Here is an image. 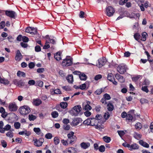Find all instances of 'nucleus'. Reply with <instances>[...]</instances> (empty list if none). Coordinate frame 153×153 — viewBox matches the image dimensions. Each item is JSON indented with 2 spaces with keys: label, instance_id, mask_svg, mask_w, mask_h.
Instances as JSON below:
<instances>
[{
  "label": "nucleus",
  "instance_id": "052dcab7",
  "mask_svg": "<svg viewBox=\"0 0 153 153\" xmlns=\"http://www.w3.org/2000/svg\"><path fill=\"white\" fill-rule=\"evenodd\" d=\"M5 26V22L4 21H2L0 23V29H3Z\"/></svg>",
  "mask_w": 153,
  "mask_h": 153
},
{
  "label": "nucleus",
  "instance_id": "bf43d9fd",
  "mask_svg": "<svg viewBox=\"0 0 153 153\" xmlns=\"http://www.w3.org/2000/svg\"><path fill=\"white\" fill-rule=\"evenodd\" d=\"M105 99L107 100H109L111 99V97L110 95L107 94H105L104 95Z\"/></svg>",
  "mask_w": 153,
  "mask_h": 153
},
{
  "label": "nucleus",
  "instance_id": "393cba45",
  "mask_svg": "<svg viewBox=\"0 0 153 153\" xmlns=\"http://www.w3.org/2000/svg\"><path fill=\"white\" fill-rule=\"evenodd\" d=\"M13 130V129L7 132L6 134V136L10 138H12L13 136V133L12 131Z\"/></svg>",
  "mask_w": 153,
  "mask_h": 153
},
{
  "label": "nucleus",
  "instance_id": "0e129e2a",
  "mask_svg": "<svg viewBox=\"0 0 153 153\" xmlns=\"http://www.w3.org/2000/svg\"><path fill=\"white\" fill-rule=\"evenodd\" d=\"M89 111H86L84 113L85 115L87 117H89L91 115V113Z\"/></svg>",
  "mask_w": 153,
  "mask_h": 153
},
{
  "label": "nucleus",
  "instance_id": "6e6d98bb",
  "mask_svg": "<svg viewBox=\"0 0 153 153\" xmlns=\"http://www.w3.org/2000/svg\"><path fill=\"white\" fill-rule=\"evenodd\" d=\"M90 122L91 121L90 120V119H88L85 120L83 122V123L85 125H90Z\"/></svg>",
  "mask_w": 153,
  "mask_h": 153
},
{
  "label": "nucleus",
  "instance_id": "39448f33",
  "mask_svg": "<svg viewBox=\"0 0 153 153\" xmlns=\"http://www.w3.org/2000/svg\"><path fill=\"white\" fill-rule=\"evenodd\" d=\"M127 69L126 66L124 64H121L117 68V71L120 74H123L126 72Z\"/></svg>",
  "mask_w": 153,
  "mask_h": 153
},
{
  "label": "nucleus",
  "instance_id": "79ce46f5",
  "mask_svg": "<svg viewBox=\"0 0 153 153\" xmlns=\"http://www.w3.org/2000/svg\"><path fill=\"white\" fill-rule=\"evenodd\" d=\"M134 137L137 139H139L141 138L142 135L137 133L135 132L134 134Z\"/></svg>",
  "mask_w": 153,
  "mask_h": 153
},
{
  "label": "nucleus",
  "instance_id": "9b49d317",
  "mask_svg": "<svg viewBox=\"0 0 153 153\" xmlns=\"http://www.w3.org/2000/svg\"><path fill=\"white\" fill-rule=\"evenodd\" d=\"M5 13L7 16L12 18H14L16 15V13L13 11L6 10Z\"/></svg>",
  "mask_w": 153,
  "mask_h": 153
},
{
  "label": "nucleus",
  "instance_id": "3c124183",
  "mask_svg": "<svg viewBox=\"0 0 153 153\" xmlns=\"http://www.w3.org/2000/svg\"><path fill=\"white\" fill-rule=\"evenodd\" d=\"M52 137V134L50 133H47L45 135V137L47 139H51Z\"/></svg>",
  "mask_w": 153,
  "mask_h": 153
},
{
  "label": "nucleus",
  "instance_id": "58836bf2",
  "mask_svg": "<svg viewBox=\"0 0 153 153\" xmlns=\"http://www.w3.org/2000/svg\"><path fill=\"white\" fill-rule=\"evenodd\" d=\"M28 117L29 120L30 121H33L36 118V116L32 114H30Z\"/></svg>",
  "mask_w": 153,
  "mask_h": 153
},
{
  "label": "nucleus",
  "instance_id": "c756f323",
  "mask_svg": "<svg viewBox=\"0 0 153 153\" xmlns=\"http://www.w3.org/2000/svg\"><path fill=\"white\" fill-rule=\"evenodd\" d=\"M46 39H48V41L49 42H50L51 43L54 44L56 43V41L55 40L53 39H52L49 38L48 35H47L45 36Z\"/></svg>",
  "mask_w": 153,
  "mask_h": 153
},
{
  "label": "nucleus",
  "instance_id": "6e6552de",
  "mask_svg": "<svg viewBox=\"0 0 153 153\" xmlns=\"http://www.w3.org/2000/svg\"><path fill=\"white\" fill-rule=\"evenodd\" d=\"M91 102L88 101H86L82 103V108L85 111H90L92 108L90 105Z\"/></svg>",
  "mask_w": 153,
  "mask_h": 153
},
{
  "label": "nucleus",
  "instance_id": "b1692460",
  "mask_svg": "<svg viewBox=\"0 0 153 153\" xmlns=\"http://www.w3.org/2000/svg\"><path fill=\"white\" fill-rule=\"evenodd\" d=\"M0 83L5 85H8L9 83V81L7 79H6L4 78H1L0 80Z\"/></svg>",
  "mask_w": 153,
  "mask_h": 153
},
{
  "label": "nucleus",
  "instance_id": "7c9ffc66",
  "mask_svg": "<svg viewBox=\"0 0 153 153\" xmlns=\"http://www.w3.org/2000/svg\"><path fill=\"white\" fill-rule=\"evenodd\" d=\"M33 131L38 135H41L42 134L41 133L40 129L39 128H33Z\"/></svg>",
  "mask_w": 153,
  "mask_h": 153
},
{
  "label": "nucleus",
  "instance_id": "4be33fe9",
  "mask_svg": "<svg viewBox=\"0 0 153 153\" xmlns=\"http://www.w3.org/2000/svg\"><path fill=\"white\" fill-rule=\"evenodd\" d=\"M32 29H33L32 28V27H27L25 31L27 33H30L31 34H36V30H34V31H31Z\"/></svg>",
  "mask_w": 153,
  "mask_h": 153
},
{
  "label": "nucleus",
  "instance_id": "a211bd4d",
  "mask_svg": "<svg viewBox=\"0 0 153 153\" xmlns=\"http://www.w3.org/2000/svg\"><path fill=\"white\" fill-rule=\"evenodd\" d=\"M90 146V144L89 143L82 142L80 144V146L82 148L86 149L89 147Z\"/></svg>",
  "mask_w": 153,
  "mask_h": 153
},
{
  "label": "nucleus",
  "instance_id": "f3484780",
  "mask_svg": "<svg viewBox=\"0 0 153 153\" xmlns=\"http://www.w3.org/2000/svg\"><path fill=\"white\" fill-rule=\"evenodd\" d=\"M13 83L15 85L19 86V87H20L21 86H22L24 85V83L23 81L22 80H18L17 79H15L13 81Z\"/></svg>",
  "mask_w": 153,
  "mask_h": 153
},
{
  "label": "nucleus",
  "instance_id": "2eb2a0df",
  "mask_svg": "<svg viewBox=\"0 0 153 153\" xmlns=\"http://www.w3.org/2000/svg\"><path fill=\"white\" fill-rule=\"evenodd\" d=\"M115 77L116 79L120 82H123L125 81V79L124 77L118 74H116L115 75Z\"/></svg>",
  "mask_w": 153,
  "mask_h": 153
},
{
  "label": "nucleus",
  "instance_id": "c03bdc74",
  "mask_svg": "<svg viewBox=\"0 0 153 153\" xmlns=\"http://www.w3.org/2000/svg\"><path fill=\"white\" fill-rule=\"evenodd\" d=\"M74 133L73 131H71L68 134V139L69 138H75V135H74Z\"/></svg>",
  "mask_w": 153,
  "mask_h": 153
},
{
  "label": "nucleus",
  "instance_id": "13d9d810",
  "mask_svg": "<svg viewBox=\"0 0 153 153\" xmlns=\"http://www.w3.org/2000/svg\"><path fill=\"white\" fill-rule=\"evenodd\" d=\"M104 118L105 119V120H105V121L106 120L108 119L110 117V114H109V113L106 112V113H105V114L104 115Z\"/></svg>",
  "mask_w": 153,
  "mask_h": 153
},
{
  "label": "nucleus",
  "instance_id": "1a4fd4ad",
  "mask_svg": "<svg viewBox=\"0 0 153 153\" xmlns=\"http://www.w3.org/2000/svg\"><path fill=\"white\" fill-rule=\"evenodd\" d=\"M107 15L108 16H111L113 15L115 12L114 8L111 6L108 7L106 9Z\"/></svg>",
  "mask_w": 153,
  "mask_h": 153
},
{
  "label": "nucleus",
  "instance_id": "37998d69",
  "mask_svg": "<svg viewBox=\"0 0 153 153\" xmlns=\"http://www.w3.org/2000/svg\"><path fill=\"white\" fill-rule=\"evenodd\" d=\"M107 108L109 111H112L113 109V106L112 104L109 103L107 105Z\"/></svg>",
  "mask_w": 153,
  "mask_h": 153
},
{
  "label": "nucleus",
  "instance_id": "20e7f679",
  "mask_svg": "<svg viewBox=\"0 0 153 153\" xmlns=\"http://www.w3.org/2000/svg\"><path fill=\"white\" fill-rule=\"evenodd\" d=\"M72 64V59L68 56H67L65 59H63L62 63V65L63 66H68L71 65Z\"/></svg>",
  "mask_w": 153,
  "mask_h": 153
},
{
  "label": "nucleus",
  "instance_id": "a878e982",
  "mask_svg": "<svg viewBox=\"0 0 153 153\" xmlns=\"http://www.w3.org/2000/svg\"><path fill=\"white\" fill-rule=\"evenodd\" d=\"M135 129L137 130H140L142 128V125L139 122H138L135 125Z\"/></svg>",
  "mask_w": 153,
  "mask_h": 153
},
{
  "label": "nucleus",
  "instance_id": "c9c22d12",
  "mask_svg": "<svg viewBox=\"0 0 153 153\" xmlns=\"http://www.w3.org/2000/svg\"><path fill=\"white\" fill-rule=\"evenodd\" d=\"M60 107L63 108H66L68 106V103L66 102H62L60 104Z\"/></svg>",
  "mask_w": 153,
  "mask_h": 153
},
{
  "label": "nucleus",
  "instance_id": "680f3d73",
  "mask_svg": "<svg viewBox=\"0 0 153 153\" xmlns=\"http://www.w3.org/2000/svg\"><path fill=\"white\" fill-rule=\"evenodd\" d=\"M35 51L36 52H39L41 50L40 47L39 45H36L35 46Z\"/></svg>",
  "mask_w": 153,
  "mask_h": 153
},
{
  "label": "nucleus",
  "instance_id": "2f4dec72",
  "mask_svg": "<svg viewBox=\"0 0 153 153\" xmlns=\"http://www.w3.org/2000/svg\"><path fill=\"white\" fill-rule=\"evenodd\" d=\"M17 76L20 77H25V74L23 72L18 71L17 74Z\"/></svg>",
  "mask_w": 153,
  "mask_h": 153
},
{
  "label": "nucleus",
  "instance_id": "864d4df0",
  "mask_svg": "<svg viewBox=\"0 0 153 153\" xmlns=\"http://www.w3.org/2000/svg\"><path fill=\"white\" fill-rule=\"evenodd\" d=\"M70 126L67 124H64L63 126V128L64 129L66 130H68L70 128Z\"/></svg>",
  "mask_w": 153,
  "mask_h": 153
},
{
  "label": "nucleus",
  "instance_id": "f03ea898",
  "mask_svg": "<svg viewBox=\"0 0 153 153\" xmlns=\"http://www.w3.org/2000/svg\"><path fill=\"white\" fill-rule=\"evenodd\" d=\"M81 110V107L80 105H76L74 107L69 111L70 114L72 116H77Z\"/></svg>",
  "mask_w": 153,
  "mask_h": 153
},
{
  "label": "nucleus",
  "instance_id": "5fc2aeb1",
  "mask_svg": "<svg viewBox=\"0 0 153 153\" xmlns=\"http://www.w3.org/2000/svg\"><path fill=\"white\" fill-rule=\"evenodd\" d=\"M140 102L142 104L147 103H148V101L147 100L143 98L141 99L140 100Z\"/></svg>",
  "mask_w": 153,
  "mask_h": 153
},
{
  "label": "nucleus",
  "instance_id": "9d476101",
  "mask_svg": "<svg viewBox=\"0 0 153 153\" xmlns=\"http://www.w3.org/2000/svg\"><path fill=\"white\" fill-rule=\"evenodd\" d=\"M18 107L14 102L10 103L8 106L9 110L10 111H14L17 109Z\"/></svg>",
  "mask_w": 153,
  "mask_h": 153
},
{
  "label": "nucleus",
  "instance_id": "c85d7f7f",
  "mask_svg": "<svg viewBox=\"0 0 153 153\" xmlns=\"http://www.w3.org/2000/svg\"><path fill=\"white\" fill-rule=\"evenodd\" d=\"M139 143L143 146L148 148L149 146V145L146 143L143 142L142 140H140L139 141Z\"/></svg>",
  "mask_w": 153,
  "mask_h": 153
},
{
  "label": "nucleus",
  "instance_id": "423d86ee",
  "mask_svg": "<svg viewBox=\"0 0 153 153\" xmlns=\"http://www.w3.org/2000/svg\"><path fill=\"white\" fill-rule=\"evenodd\" d=\"M34 145L36 146L39 147L41 146L43 142L44 139L43 138H40L39 139L34 138L33 140Z\"/></svg>",
  "mask_w": 153,
  "mask_h": 153
},
{
  "label": "nucleus",
  "instance_id": "7ed1b4c3",
  "mask_svg": "<svg viewBox=\"0 0 153 153\" xmlns=\"http://www.w3.org/2000/svg\"><path fill=\"white\" fill-rule=\"evenodd\" d=\"M19 111L21 114L25 115L29 114L30 111V110L28 106L24 105L19 108Z\"/></svg>",
  "mask_w": 153,
  "mask_h": 153
},
{
  "label": "nucleus",
  "instance_id": "69168bd1",
  "mask_svg": "<svg viewBox=\"0 0 153 153\" xmlns=\"http://www.w3.org/2000/svg\"><path fill=\"white\" fill-rule=\"evenodd\" d=\"M117 132L120 137H122L125 134V132L123 131H118Z\"/></svg>",
  "mask_w": 153,
  "mask_h": 153
},
{
  "label": "nucleus",
  "instance_id": "603ef678",
  "mask_svg": "<svg viewBox=\"0 0 153 153\" xmlns=\"http://www.w3.org/2000/svg\"><path fill=\"white\" fill-rule=\"evenodd\" d=\"M1 143L2 146L4 148H5L7 146V143L4 140H2L1 141Z\"/></svg>",
  "mask_w": 153,
  "mask_h": 153
},
{
  "label": "nucleus",
  "instance_id": "f257e3e1",
  "mask_svg": "<svg viewBox=\"0 0 153 153\" xmlns=\"http://www.w3.org/2000/svg\"><path fill=\"white\" fill-rule=\"evenodd\" d=\"M96 120H97L98 124L96 125V129L101 131L103 128L102 124L105 122V120L102 117L101 115H96Z\"/></svg>",
  "mask_w": 153,
  "mask_h": 153
},
{
  "label": "nucleus",
  "instance_id": "774afa93",
  "mask_svg": "<svg viewBox=\"0 0 153 153\" xmlns=\"http://www.w3.org/2000/svg\"><path fill=\"white\" fill-rule=\"evenodd\" d=\"M140 76L133 77L132 78V80L134 82H136L140 78Z\"/></svg>",
  "mask_w": 153,
  "mask_h": 153
},
{
  "label": "nucleus",
  "instance_id": "72a5a7b5",
  "mask_svg": "<svg viewBox=\"0 0 153 153\" xmlns=\"http://www.w3.org/2000/svg\"><path fill=\"white\" fill-rule=\"evenodd\" d=\"M11 129V126L7 124L5 126L4 128V131L3 132H2V133H4L5 132V131H8L10 130Z\"/></svg>",
  "mask_w": 153,
  "mask_h": 153
},
{
  "label": "nucleus",
  "instance_id": "aec40b11",
  "mask_svg": "<svg viewBox=\"0 0 153 153\" xmlns=\"http://www.w3.org/2000/svg\"><path fill=\"white\" fill-rule=\"evenodd\" d=\"M129 149L130 150L133 149H137L139 148L138 146L136 143H134L131 145L129 144Z\"/></svg>",
  "mask_w": 153,
  "mask_h": 153
},
{
  "label": "nucleus",
  "instance_id": "412c9836",
  "mask_svg": "<svg viewBox=\"0 0 153 153\" xmlns=\"http://www.w3.org/2000/svg\"><path fill=\"white\" fill-rule=\"evenodd\" d=\"M61 53L60 52H58L54 54V57L55 59L57 61H59L61 59Z\"/></svg>",
  "mask_w": 153,
  "mask_h": 153
},
{
  "label": "nucleus",
  "instance_id": "473e14b6",
  "mask_svg": "<svg viewBox=\"0 0 153 153\" xmlns=\"http://www.w3.org/2000/svg\"><path fill=\"white\" fill-rule=\"evenodd\" d=\"M147 36V33L146 32H143L142 34V37L141 40L143 41H145L146 39V37Z\"/></svg>",
  "mask_w": 153,
  "mask_h": 153
},
{
  "label": "nucleus",
  "instance_id": "e2e57ef3",
  "mask_svg": "<svg viewBox=\"0 0 153 153\" xmlns=\"http://www.w3.org/2000/svg\"><path fill=\"white\" fill-rule=\"evenodd\" d=\"M35 81L33 80H30L28 82V84L30 85H33L35 84Z\"/></svg>",
  "mask_w": 153,
  "mask_h": 153
},
{
  "label": "nucleus",
  "instance_id": "ddd939ff",
  "mask_svg": "<svg viewBox=\"0 0 153 153\" xmlns=\"http://www.w3.org/2000/svg\"><path fill=\"white\" fill-rule=\"evenodd\" d=\"M76 152L75 148L73 147L68 148L64 151V153H75Z\"/></svg>",
  "mask_w": 153,
  "mask_h": 153
},
{
  "label": "nucleus",
  "instance_id": "8fccbe9b",
  "mask_svg": "<svg viewBox=\"0 0 153 153\" xmlns=\"http://www.w3.org/2000/svg\"><path fill=\"white\" fill-rule=\"evenodd\" d=\"M51 115L53 118L57 117L58 116V113L57 111H54L52 112Z\"/></svg>",
  "mask_w": 153,
  "mask_h": 153
},
{
  "label": "nucleus",
  "instance_id": "cd10ccee",
  "mask_svg": "<svg viewBox=\"0 0 153 153\" xmlns=\"http://www.w3.org/2000/svg\"><path fill=\"white\" fill-rule=\"evenodd\" d=\"M79 77L81 80L85 81L87 79V76L83 73H81L79 75Z\"/></svg>",
  "mask_w": 153,
  "mask_h": 153
},
{
  "label": "nucleus",
  "instance_id": "a18cd8bd",
  "mask_svg": "<svg viewBox=\"0 0 153 153\" xmlns=\"http://www.w3.org/2000/svg\"><path fill=\"white\" fill-rule=\"evenodd\" d=\"M90 125L92 126H95V123H96V119L95 118H91L90 119Z\"/></svg>",
  "mask_w": 153,
  "mask_h": 153
},
{
  "label": "nucleus",
  "instance_id": "dca6fc26",
  "mask_svg": "<svg viewBox=\"0 0 153 153\" xmlns=\"http://www.w3.org/2000/svg\"><path fill=\"white\" fill-rule=\"evenodd\" d=\"M22 58V56L19 50H17L15 56V59L16 61H20Z\"/></svg>",
  "mask_w": 153,
  "mask_h": 153
},
{
  "label": "nucleus",
  "instance_id": "6ab92c4d",
  "mask_svg": "<svg viewBox=\"0 0 153 153\" xmlns=\"http://www.w3.org/2000/svg\"><path fill=\"white\" fill-rule=\"evenodd\" d=\"M134 110H132L128 112V114H127L126 119L128 120H131L133 118L132 115L131 114L133 113Z\"/></svg>",
  "mask_w": 153,
  "mask_h": 153
},
{
  "label": "nucleus",
  "instance_id": "f704fd0d",
  "mask_svg": "<svg viewBox=\"0 0 153 153\" xmlns=\"http://www.w3.org/2000/svg\"><path fill=\"white\" fill-rule=\"evenodd\" d=\"M68 82L70 83H72L73 81V77L72 75H69L67 78Z\"/></svg>",
  "mask_w": 153,
  "mask_h": 153
},
{
  "label": "nucleus",
  "instance_id": "f8f14e48",
  "mask_svg": "<svg viewBox=\"0 0 153 153\" xmlns=\"http://www.w3.org/2000/svg\"><path fill=\"white\" fill-rule=\"evenodd\" d=\"M89 86V82L87 81L85 83L79 86V88L81 90H84L86 88L88 89Z\"/></svg>",
  "mask_w": 153,
  "mask_h": 153
},
{
  "label": "nucleus",
  "instance_id": "338daca9",
  "mask_svg": "<svg viewBox=\"0 0 153 153\" xmlns=\"http://www.w3.org/2000/svg\"><path fill=\"white\" fill-rule=\"evenodd\" d=\"M142 90L146 93H148L149 92V90L147 87L146 86H143L142 88Z\"/></svg>",
  "mask_w": 153,
  "mask_h": 153
},
{
  "label": "nucleus",
  "instance_id": "bb28decb",
  "mask_svg": "<svg viewBox=\"0 0 153 153\" xmlns=\"http://www.w3.org/2000/svg\"><path fill=\"white\" fill-rule=\"evenodd\" d=\"M15 115V114L13 113H11L8 114H7V113L5 112L3 113H2L1 116L3 118H5L7 116H8V115H9L10 116H14Z\"/></svg>",
  "mask_w": 153,
  "mask_h": 153
},
{
  "label": "nucleus",
  "instance_id": "de8ad7c7",
  "mask_svg": "<svg viewBox=\"0 0 153 153\" xmlns=\"http://www.w3.org/2000/svg\"><path fill=\"white\" fill-rule=\"evenodd\" d=\"M134 37L136 40L138 41L140 39V36L139 33H136L134 34Z\"/></svg>",
  "mask_w": 153,
  "mask_h": 153
},
{
  "label": "nucleus",
  "instance_id": "5701e85b",
  "mask_svg": "<svg viewBox=\"0 0 153 153\" xmlns=\"http://www.w3.org/2000/svg\"><path fill=\"white\" fill-rule=\"evenodd\" d=\"M42 101L39 99H34L33 101V104L36 105L38 106L42 103Z\"/></svg>",
  "mask_w": 153,
  "mask_h": 153
},
{
  "label": "nucleus",
  "instance_id": "a19ab883",
  "mask_svg": "<svg viewBox=\"0 0 153 153\" xmlns=\"http://www.w3.org/2000/svg\"><path fill=\"white\" fill-rule=\"evenodd\" d=\"M103 140L107 143H109L111 140V138L110 137L107 136H105L103 137Z\"/></svg>",
  "mask_w": 153,
  "mask_h": 153
},
{
  "label": "nucleus",
  "instance_id": "e433bc0d",
  "mask_svg": "<svg viewBox=\"0 0 153 153\" xmlns=\"http://www.w3.org/2000/svg\"><path fill=\"white\" fill-rule=\"evenodd\" d=\"M4 124L2 121H0V132L2 133L3 132Z\"/></svg>",
  "mask_w": 153,
  "mask_h": 153
},
{
  "label": "nucleus",
  "instance_id": "4468645a",
  "mask_svg": "<svg viewBox=\"0 0 153 153\" xmlns=\"http://www.w3.org/2000/svg\"><path fill=\"white\" fill-rule=\"evenodd\" d=\"M81 120L80 118H76L73 120L71 123V125L72 126H75L79 124V123L81 121Z\"/></svg>",
  "mask_w": 153,
  "mask_h": 153
},
{
  "label": "nucleus",
  "instance_id": "49530a36",
  "mask_svg": "<svg viewBox=\"0 0 153 153\" xmlns=\"http://www.w3.org/2000/svg\"><path fill=\"white\" fill-rule=\"evenodd\" d=\"M54 142L56 145L59 144L60 142V140L58 137H56L54 138Z\"/></svg>",
  "mask_w": 153,
  "mask_h": 153
},
{
  "label": "nucleus",
  "instance_id": "4c0bfd02",
  "mask_svg": "<svg viewBox=\"0 0 153 153\" xmlns=\"http://www.w3.org/2000/svg\"><path fill=\"white\" fill-rule=\"evenodd\" d=\"M113 79H114L113 75L111 73L109 74L107 76V79L110 81H111Z\"/></svg>",
  "mask_w": 153,
  "mask_h": 153
},
{
  "label": "nucleus",
  "instance_id": "09e8293b",
  "mask_svg": "<svg viewBox=\"0 0 153 153\" xmlns=\"http://www.w3.org/2000/svg\"><path fill=\"white\" fill-rule=\"evenodd\" d=\"M14 126L16 129H18L20 127V124L18 122H16L14 123Z\"/></svg>",
  "mask_w": 153,
  "mask_h": 153
},
{
  "label": "nucleus",
  "instance_id": "4d7b16f0",
  "mask_svg": "<svg viewBox=\"0 0 153 153\" xmlns=\"http://www.w3.org/2000/svg\"><path fill=\"white\" fill-rule=\"evenodd\" d=\"M99 150L101 152H104L105 151V147L104 146L102 145L100 146Z\"/></svg>",
  "mask_w": 153,
  "mask_h": 153
},
{
  "label": "nucleus",
  "instance_id": "0eeeda50",
  "mask_svg": "<svg viewBox=\"0 0 153 153\" xmlns=\"http://www.w3.org/2000/svg\"><path fill=\"white\" fill-rule=\"evenodd\" d=\"M107 61L105 58H101L98 60V63L96 64V66L98 68H100L105 65Z\"/></svg>",
  "mask_w": 153,
  "mask_h": 153
},
{
  "label": "nucleus",
  "instance_id": "ea45409f",
  "mask_svg": "<svg viewBox=\"0 0 153 153\" xmlns=\"http://www.w3.org/2000/svg\"><path fill=\"white\" fill-rule=\"evenodd\" d=\"M49 43L48 39L46 40L45 45L43 47V49H48L50 47V45L49 44Z\"/></svg>",
  "mask_w": 153,
  "mask_h": 153
}]
</instances>
